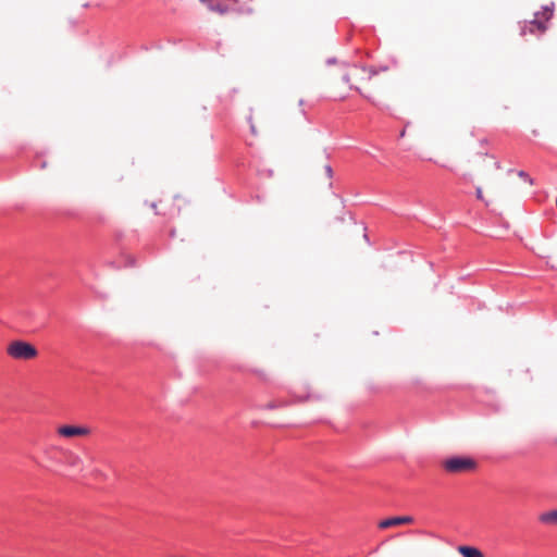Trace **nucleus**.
Returning a JSON list of instances; mask_svg holds the SVG:
<instances>
[{
    "mask_svg": "<svg viewBox=\"0 0 557 557\" xmlns=\"http://www.w3.org/2000/svg\"><path fill=\"white\" fill-rule=\"evenodd\" d=\"M113 238L116 246L121 250L120 256L122 261L120 264H115V262H109V265L114 269H120L121 267H135L136 258L133 255L126 252V250L139 242L138 232L136 230L124 231L117 228L113 232Z\"/></svg>",
    "mask_w": 557,
    "mask_h": 557,
    "instance_id": "f257e3e1",
    "label": "nucleus"
},
{
    "mask_svg": "<svg viewBox=\"0 0 557 557\" xmlns=\"http://www.w3.org/2000/svg\"><path fill=\"white\" fill-rule=\"evenodd\" d=\"M555 3L550 2L549 4L543 5V13L546 14L543 20H530V21H521L518 23L519 25V34L521 37H525L528 35L541 36L548 29V23L554 16Z\"/></svg>",
    "mask_w": 557,
    "mask_h": 557,
    "instance_id": "f03ea898",
    "label": "nucleus"
},
{
    "mask_svg": "<svg viewBox=\"0 0 557 557\" xmlns=\"http://www.w3.org/2000/svg\"><path fill=\"white\" fill-rule=\"evenodd\" d=\"M377 71L373 67H367L358 64H350L345 67L342 79L349 85L350 88L360 92V84L370 81Z\"/></svg>",
    "mask_w": 557,
    "mask_h": 557,
    "instance_id": "7ed1b4c3",
    "label": "nucleus"
},
{
    "mask_svg": "<svg viewBox=\"0 0 557 557\" xmlns=\"http://www.w3.org/2000/svg\"><path fill=\"white\" fill-rule=\"evenodd\" d=\"M7 355L15 360H32L37 357V348L25 341H13L7 346Z\"/></svg>",
    "mask_w": 557,
    "mask_h": 557,
    "instance_id": "20e7f679",
    "label": "nucleus"
},
{
    "mask_svg": "<svg viewBox=\"0 0 557 557\" xmlns=\"http://www.w3.org/2000/svg\"><path fill=\"white\" fill-rule=\"evenodd\" d=\"M443 468L448 473H462L475 470L476 462L471 457L454 456L443 461Z\"/></svg>",
    "mask_w": 557,
    "mask_h": 557,
    "instance_id": "39448f33",
    "label": "nucleus"
},
{
    "mask_svg": "<svg viewBox=\"0 0 557 557\" xmlns=\"http://www.w3.org/2000/svg\"><path fill=\"white\" fill-rule=\"evenodd\" d=\"M90 429L85 425H61L57 429V433L63 437H73V436H86L90 434Z\"/></svg>",
    "mask_w": 557,
    "mask_h": 557,
    "instance_id": "423d86ee",
    "label": "nucleus"
},
{
    "mask_svg": "<svg viewBox=\"0 0 557 557\" xmlns=\"http://www.w3.org/2000/svg\"><path fill=\"white\" fill-rule=\"evenodd\" d=\"M60 463L66 465L67 467L76 469V470L83 469L82 458L77 454H75L71 450L64 449V448H63V454H62Z\"/></svg>",
    "mask_w": 557,
    "mask_h": 557,
    "instance_id": "0eeeda50",
    "label": "nucleus"
},
{
    "mask_svg": "<svg viewBox=\"0 0 557 557\" xmlns=\"http://www.w3.org/2000/svg\"><path fill=\"white\" fill-rule=\"evenodd\" d=\"M63 454V448L59 446H48L44 450L46 459L49 461L48 467L52 468L60 463Z\"/></svg>",
    "mask_w": 557,
    "mask_h": 557,
    "instance_id": "6e6552de",
    "label": "nucleus"
},
{
    "mask_svg": "<svg viewBox=\"0 0 557 557\" xmlns=\"http://www.w3.org/2000/svg\"><path fill=\"white\" fill-rule=\"evenodd\" d=\"M412 522H413V518L411 516L391 517V518L382 520L379 523V528L387 529V528H391L394 525L407 524V523H412Z\"/></svg>",
    "mask_w": 557,
    "mask_h": 557,
    "instance_id": "1a4fd4ad",
    "label": "nucleus"
},
{
    "mask_svg": "<svg viewBox=\"0 0 557 557\" xmlns=\"http://www.w3.org/2000/svg\"><path fill=\"white\" fill-rule=\"evenodd\" d=\"M539 520L543 524L557 525V510H550L541 513Z\"/></svg>",
    "mask_w": 557,
    "mask_h": 557,
    "instance_id": "9d476101",
    "label": "nucleus"
},
{
    "mask_svg": "<svg viewBox=\"0 0 557 557\" xmlns=\"http://www.w3.org/2000/svg\"><path fill=\"white\" fill-rule=\"evenodd\" d=\"M458 550L462 557H484L483 553L473 546H459Z\"/></svg>",
    "mask_w": 557,
    "mask_h": 557,
    "instance_id": "9b49d317",
    "label": "nucleus"
},
{
    "mask_svg": "<svg viewBox=\"0 0 557 557\" xmlns=\"http://www.w3.org/2000/svg\"><path fill=\"white\" fill-rule=\"evenodd\" d=\"M288 405H289V403L285 401V400H273V401H270V403L263 405L261 408L265 409V410H273V409L286 407Z\"/></svg>",
    "mask_w": 557,
    "mask_h": 557,
    "instance_id": "f8f14e48",
    "label": "nucleus"
},
{
    "mask_svg": "<svg viewBox=\"0 0 557 557\" xmlns=\"http://www.w3.org/2000/svg\"><path fill=\"white\" fill-rule=\"evenodd\" d=\"M518 176L522 178L524 182L530 184L531 186L534 184L533 178L530 176V174L523 170L518 171Z\"/></svg>",
    "mask_w": 557,
    "mask_h": 557,
    "instance_id": "ddd939ff",
    "label": "nucleus"
},
{
    "mask_svg": "<svg viewBox=\"0 0 557 557\" xmlns=\"http://www.w3.org/2000/svg\"><path fill=\"white\" fill-rule=\"evenodd\" d=\"M210 10L223 14L227 11V8L214 2V4H210Z\"/></svg>",
    "mask_w": 557,
    "mask_h": 557,
    "instance_id": "4468645a",
    "label": "nucleus"
},
{
    "mask_svg": "<svg viewBox=\"0 0 557 557\" xmlns=\"http://www.w3.org/2000/svg\"><path fill=\"white\" fill-rule=\"evenodd\" d=\"M324 170H325V173L327 175L329 178H332L333 177V169L330 164H326L324 166Z\"/></svg>",
    "mask_w": 557,
    "mask_h": 557,
    "instance_id": "2eb2a0df",
    "label": "nucleus"
},
{
    "mask_svg": "<svg viewBox=\"0 0 557 557\" xmlns=\"http://www.w3.org/2000/svg\"><path fill=\"white\" fill-rule=\"evenodd\" d=\"M543 13V8L541 9V11H537L534 13V18L533 20H543L545 18L546 14H542Z\"/></svg>",
    "mask_w": 557,
    "mask_h": 557,
    "instance_id": "dca6fc26",
    "label": "nucleus"
},
{
    "mask_svg": "<svg viewBox=\"0 0 557 557\" xmlns=\"http://www.w3.org/2000/svg\"><path fill=\"white\" fill-rule=\"evenodd\" d=\"M475 195H476V198H478L479 200H483V193H482V188H481V187H478V188L475 189Z\"/></svg>",
    "mask_w": 557,
    "mask_h": 557,
    "instance_id": "f3484780",
    "label": "nucleus"
},
{
    "mask_svg": "<svg viewBox=\"0 0 557 557\" xmlns=\"http://www.w3.org/2000/svg\"><path fill=\"white\" fill-rule=\"evenodd\" d=\"M201 3L206 4L210 9V4H214V0H199Z\"/></svg>",
    "mask_w": 557,
    "mask_h": 557,
    "instance_id": "a211bd4d",
    "label": "nucleus"
},
{
    "mask_svg": "<svg viewBox=\"0 0 557 557\" xmlns=\"http://www.w3.org/2000/svg\"><path fill=\"white\" fill-rule=\"evenodd\" d=\"M495 168H496V169H500V168H502V165H500V162H499V161H496V162H495Z\"/></svg>",
    "mask_w": 557,
    "mask_h": 557,
    "instance_id": "6ab92c4d",
    "label": "nucleus"
},
{
    "mask_svg": "<svg viewBox=\"0 0 557 557\" xmlns=\"http://www.w3.org/2000/svg\"><path fill=\"white\" fill-rule=\"evenodd\" d=\"M250 129H251L252 134H256V129H255V125L253 124L250 125Z\"/></svg>",
    "mask_w": 557,
    "mask_h": 557,
    "instance_id": "aec40b11",
    "label": "nucleus"
},
{
    "mask_svg": "<svg viewBox=\"0 0 557 557\" xmlns=\"http://www.w3.org/2000/svg\"><path fill=\"white\" fill-rule=\"evenodd\" d=\"M170 236H171V237H174V236H175V231H174V230H172V231H171Z\"/></svg>",
    "mask_w": 557,
    "mask_h": 557,
    "instance_id": "412c9836",
    "label": "nucleus"
},
{
    "mask_svg": "<svg viewBox=\"0 0 557 557\" xmlns=\"http://www.w3.org/2000/svg\"><path fill=\"white\" fill-rule=\"evenodd\" d=\"M232 1H233L234 3H237V2H238V0H232Z\"/></svg>",
    "mask_w": 557,
    "mask_h": 557,
    "instance_id": "4be33fe9",
    "label": "nucleus"
}]
</instances>
